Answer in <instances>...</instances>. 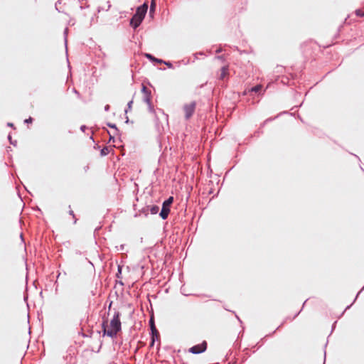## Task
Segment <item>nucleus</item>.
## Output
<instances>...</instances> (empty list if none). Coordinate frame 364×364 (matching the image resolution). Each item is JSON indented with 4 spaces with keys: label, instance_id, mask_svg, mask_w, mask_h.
I'll use <instances>...</instances> for the list:
<instances>
[{
    "label": "nucleus",
    "instance_id": "6",
    "mask_svg": "<svg viewBox=\"0 0 364 364\" xmlns=\"http://www.w3.org/2000/svg\"><path fill=\"white\" fill-rule=\"evenodd\" d=\"M147 9H148V4H147V2H145L143 5H141V6L137 8L134 16H136L137 17H141V18L144 19V18L146 14Z\"/></svg>",
    "mask_w": 364,
    "mask_h": 364
},
{
    "label": "nucleus",
    "instance_id": "19",
    "mask_svg": "<svg viewBox=\"0 0 364 364\" xmlns=\"http://www.w3.org/2000/svg\"><path fill=\"white\" fill-rule=\"evenodd\" d=\"M218 59H223V57L222 56H218Z\"/></svg>",
    "mask_w": 364,
    "mask_h": 364
},
{
    "label": "nucleus",
    "instance_id": "13",
    "mask_svg": "<svg viewBox=\"0 0 364 364\" xmlns=\"http://www.w3.org/2000/svg\"><path fill=\"white\" fill-rule=\"evenodd\" d=\"M355 14L357 16H359V17H363L364 16V11L360 10V9H358L355 11Z\"/></svg>",
    "mask_w": 364,
    "mask_h": 364
},
{
    "label": "nucleus",
    "instance_id": "11",
    "mask_svg": "<svg viewBox=\"0 0 364 364\" xmlns=\"http://www.w3.org/2000/svg\"><path fill=\"white\" fill-rule=\"evenodd\" d=\"M159 210V206L157 205H152L150 207V212L151 214H156Z\"/></svg>",
    "mask_w": 364,
    "mask_h": 364
},
{
    "label": "nucleus",
    "instance_id": "12",
    "mask_svg": "<svg viewBox=\"0 0 364 364\" xmlns=\"http://www.w3.org/2000/svg\"><path fill=\"white\" fill-rule=\"evenodd\" d=\"M155 8H156V3H155V0H152V1H151V6H150V13L154 12V10H155Z\"/></svg>",
    "mask_w": 364,
    "mask_h": 364
},
{
    "label": "nucleus",
    "instance_id": "18",
    "mask_svg": "<svg viewBox=\"0 0 364 364\" xmlns=\"http://www.w3.org/2000/svg\"><path fill=\"white\" fill-rule=\"evenodd\" d=\"M220 51H221V49H218V50H216V53H220Z\"/></svg>",
    "mask_w": 364,
    "mask_h": 364
},
{
    "label": "nucleus",
    "instance_id": "2",
    "mask_svg": "<svg viewBox=\"0 0 364 364\" xmlns=\"http://www.w3.org/2000/svg\"><path fill=\"white\" fill-rule=\"evenodd\" d=\"M173 201V197H169L167 200H166L163 203L162 209L160 213V216L162 219L165 220L167 218L169 213H170V206Z\"/></svg>",
    "mask_w": 364,
    "mask_h": 364
},
{
    "label": "nucleus",
    "instance_id": "10",
    "mask_svg": "<svg viewBox=\"0 0 364 364\" xmlns=\"http://www.w3.org/2000/svg\"><path fill=\"white\" fill-rule=\"evenodd\" d=\"M262 86L261 85H257L253 87H252L249 91L250 92H258L262 90Z\"/></svg>",
    "mask_w": 364,
    "mask_h": 364
},
{
    "label": "nucleus",
    "instance_id": "16",
    "mask_svg": "<svg viewBox=\"0 0 364 364\" xmlns=\"http://www.w3.org/2000/svg\"><path fill=\"white\" fill-rule=\"evenodd\" d=\"M32 121H33V119H32L31 117H29L28 119H26L25 120V122H26V123H31V122H32Z\"/></svg>",
    "mask_w": 364,
    "mask_h": 364
},
{
    "label": "nucleus",
    "instance_id": "1",
    "mask_svg": "<svg viewBox=\"0 0 364 364\" xmlns=\"http://www.w3.org/2000/svg\"><path fill=\"white\" fill-rule=\"evenodd\" d=\"M104 334L109 337H115L117 333L121 330V322L119 314L115 313L113 318L108 323V321H104L102 323Z\"/></svg>",
    "mask_w": 364,
    "mask_h": 364
},
{
    "label": "nucleus",
    "instance_id": "8",
    "mask_svg": "<svg viewBox=\"0 0 364 364\" xmlns=\"http://www.w3.org/2000/svg\"><path fill=\"white\" fill-rule=\"evenodd\" d=\"M228 75H229V68H228V65L223 66L221 68L219 78L220 80H224L226 77H228Z\"/></svg>",
    "mask_w": 364,
    "mask_h": 364
},
{
    "label": "nucleus",
    "instance_id": "9",
    "mask_svg": "<svg viewBox=\"0 0 364 364\" xmlns=\"http://www.w3.org/2000/svg\"><path fill=\"white\" fill-rule=\"evenodd\" d=\"M142 21H143V19L141 18V17H137V16L134 15V16L131 19V25L134 28H136V27H138L141 24Z\"/></svg>",
    "mask_w": 364,
    "mask_h": 364
},
{
    "label": "nucleus",
    "instance_id": "14",
    "mask_svg": "<svg viewBox=\"0 0 364 364\" xmlns=\"http://www.w3.org/2000/svg\"><path fill=\"white\" fill-rule=\"evenodd\" d=\"M146 56L148 58H149V59H151V60H152L157 61V62H158V63H162V60H161L156 59L155 58H154V57H153L151 55H150V54H146Z\"/></svg>",
    "mask_w": 364,
    "mask_h": 364
},
{
    "label": "nucleus",
    "instance_id": "7",
    "mask_svg": "<svg viewBox=\"0 0 364 364\" xmlns=\"http://www.w3.org/2000/svg\"><path fill=\"white\" fill-rule=\"evenodd\" d=\"M141 91L144 94V102L148 105H151V91L144 85L142 86Z\"/></svg>",
    "mask_w": 364,
    "mask_h": 364
},
{
    "label": "nucleus",
    "instance_id": "4",
    "mask_svg": "<svg viewBox=\"0 0 364 364\" xmlns=\"http://www.w3.org/2000/svg\"><path fill=\"white\" fill-rule=\"evenodd\" d=\"M207 349L206 341H203L201 343L196 345L189 349V352L193 354H198L205 351Z\"/></svg>",
    "mask_w": 364,
    "mask_h": 364
},
{
    "label": "nucleus",
    "instance_id": "5",
    "mask_svg": "<svg viewBox=\"0 0 364 364\" xmlns=\"http://www.w3.org/2000/svg\"><path fill=\"white\" fill-rule=\"evenodd\" d=\"M149 323H150V328H151V333H152V339H151L150 346H153L154 344V342H155V339H158L159 338V333L155 326L154 321L153 318H151L150 319Z\"/></svg>",
    "mask_w": 364,
    "mask_h": 364
},
{
    "label": "nucleus",
    "instance_id": "15",
    "mask_svg": "<svg viewBox=\"0 0 364 364\" xmlns=\"http://www.w3.org/2000/svg\"><path fill=\"white\" fill-rule=\"evenodd\" d=\"M69 214H70V215H72V216H73V218H74V223L75 224V223H77V218H75V214H74L73 210H69Z\"/></svg>",
    "mask_w": 364,
    "mask_h": 364
},
{
    "label": "nucleus",
    "instance_id": "3",
    "mask_svg": "<svg viewBox=\"0 0 364 364\" xmlns=\"http://www.w3.org/2000/svg\"><path fill=\"white\" fill-rule=\"evenodd\" d=\"M196 107V102H191L190 103L186 104L183 106V111L185 112V117L188 119H189L195 112Z\"/></svg>",
    "mask_w": 364,
    "mask_h": 364
},
{
    "label": "nucleus",
    "instance_id": "17",
    "mask_svg": "<svg viewBox=\"0 0 364 364\" xmlns=\"http://www.w3.org/2000/svg\"><path fill=\"white\" fill-rule=\"evenodd\" d=\"M132 102H133L132 101H130V102H129V104H128L129 107H131Z\"/></svg>",
    "mask_w": 364,
    "mask_h": 364
}]
</instances>
